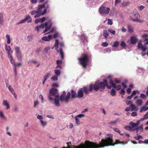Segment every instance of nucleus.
Returning <instances> with one entry per match:
<instances>
[{"mask_svg":"<svg viewBox=\"0 0 148 148\" xmlns=\"http://www.w3.org/2000/svg\"><path fill=\"white\" fill-rule=\"evenodd\" d=\"M79 64L82 66L83 68H86L87 65V63L89 60L88 54L86 53H83L81 55V58L78 59Z\"/></svg>","mask_w":148,"mask_h":148,"instance_id":"1","label":"nucleus"},{"mask_svg":"<svg viewBox=\"0 0 148 148\" xmlns=\"http://www.w3.org/2000/svg\"><path fill=\"white\" fill-rule=\"evenodd\" d=\"M59 97V94L58 93V90L57 89L52 88L50 89L48 95L49 100H53L54 97L58 98Z\"/></svg>","mask_w":148,"mask_h":148,"instance_id":"2","label":"nucleus"},{"mask_svg":"<svg viewBox=\"0 0 148 148\" xmlns=\"http://www.w3.org/2000/svg\"><path fill=\"white\" fill-rule=\"evenodd\" d=\"M105 88V82H97L94 84V90L96 91L99 90L100 91H103Z\"/></svg>","mask_w":148,"mask_h":148,"instance_id":"3","label":"nucleus"},{"mask_svg":"<svg viewBox=\"0 0 148 148\" xmlns=\"http://www.w3.org/2000/svg\"><path fill=\"white\" fill-rule=\"evenodd\" d=\"M66 95V92L64 91H63L62 94L61 95L60 97V99L61 101H64L66 103H68L69 101V99L71 97V92H68L67 95L65 97Z\"/></svg>","mask_w":148,"mask_h":148,"instance_id":"4","label":"nucleus"},{"mask_svg":"<svg viewBox=\"0 0 148 148\" xmlns=\"http://www.w3.org/2000/svg\"><path fill=\"white\" fill-rule=\"evenodd\" d=\"M134 16V18L132 19L133 21L136 22L138 23H143L144 22V21H141L140 20V16L139 13L137 12L136 9L133 10Z\"/></svg>","mask_w":148,"mask_h":148,"instance_id":"5","label":"nucleus"},{"mask_svg":"<svg viewBox=\"0 0 148 148\" xmlns=\"http://www.w3.org/2000/svg\"><path fill=\"white\" fill-rule=\"evenodd\" d=\"M110 11V9L108 7L101 5L99 9V12L100 14H108Z\"/></svg>","mask_w":148,"mask_h":148,"instance_id":"6","label":"nucleus"},{"mask_svg":"<svg viewBox=\"0 0 148 148\" xmlns=\"http://www.w3.org/2000/svg\"><path fill=\"white\" fill-rule=\"evenodd\" d=\"M108 79H109L110 81L109 83L112 86L113 88H116V90H120L121 88V85H119L116 86V85L115 84H114L113 83V81L112 79V77L110 76H108L107 77Z\"/></svg>","mask_w":148,"mask_h":148,"instance_id":"7","label":"nucleus"},{"mask_svg":"<svg viewBox=\"0 0 148 148\" xmlns=\"http://www.w3.org/2000/svg\"><path fill=\"white\" fill-rule=\"evenodd\" d=\"M53 23L51 20H49L48 22L45 23V28L43 31V33H45L48 31L51 27Z\"/></svg>","mask_w":148,"mask_h":148,"instance_id":"8","label":"nucleus"},{"mask_svg":"<svg viewBox=\"0 0 148 148\" xmlns=\"http://www.w3.org/2000/svg\"><path fill=\"white\" fill-rule=\"evenodd\" d=\"M143 125H142L141 126H140L138 127H136V128H135L133 129V131L136 130L137 135H138L139 134H140V133L143 131Z\"/></svg>","mask_w":148,"mask_h":148,"instance_id":"9","label":"nucleus"},{"mask_svg":"<svg viewBox=\"0 0 148 148\" xmlns=\"http://www.w3.org/2000/svg\"><path fill=\"white\" fill-rule=\"evenodd\" d=\"M84 96L83 91L81 88H80L78 90L77 92V97L78 98H81L83 97Z\"/></svg>","mask_w":148,"mask_h":148,"instance_id":"10","label":"nucleus"},{"mask_svg":"<svg viewBox=\"0 0 148 148\" xmlns=\"http://www.w3.org/2000/svg\"><path fill=\"white\" fill-rule=\"evenodd\" d=\"M5 49L8 55H10V53L12 52V49L10 46L7 45V44L5 45Z\"/></svg>","mask_w":148,"mask_h":148,"instance_id":"11","label":"nucleus"},{"mask_svg":"<svg viewBox=\"0 0 148 148\" xmlns=\"http://www.w3.org/2000/svg\"><path fill=\"white\" fill-rule=\"evenodd\" d=\"M52 38V35H49L48 37H47L46 36H45L43 37L42 39L43 40L45 41H49Z\"/></svg>","mask_w":148,"mask_h":148,"instance_id":"12","label":"nucleus"},{"mask_svg":"<svg viewBox=\"0 0 148 148\" xmlns=\"http://www.w3.org/2000/svg\"><path fill=\"white\" fill-rule=\"evenodd\" d=\"M16 55L18 60L19 62H21L22 61L23 56L21 52L16 53Z\"/></svg>","mask_w":148,"mask_h":148,"instance_id":"13","label":"nucleus"},{"mask_svg":"<svg viewBox=\"0 0 148 148\" xmlns=\"http://www.w3.org/2000/svg\"><path fill=\"white\" fill-rule=\"evenodd\" d=\"M45 7V4L39 5H38V8L37 10L38 13H40L42 11V9Z\"/></svg>","mask_w":148,"mask_h":148,"instance_id":"14","label":"nucleus"},{"mask_svg":"<svg viewBox=\"0 0 148 148\" xmlns=\"http://www.w3.org/2000/svg\"><path fill=\"white\" fill-rule=\"evenodd\" d=\"M130 40L131 43L133 44H135L138 41L137 38L135 36L131 37Z\"/></svg>","mask_w":148,"mask_h":148,"instance_id":"15","label":"nucleus"},{"mask_svg":"<svg viewBox=\"0 0 148 148\" xmlns=\"http://www.w3.org/2000/svg\"><path fill=\"white\" fill-rule=\"evenodd\" d=\"M54 101V103L55 105L58 107L60 106V104L59 102V98L55 97L53 98V100Z\"/></svg>","mask_w":148,"mask_h":148,"instance_id":"16","label":"nucleus"},{"mask_svg":"<svg viewBox=\"0 0 148 148\" xmlns=\"http://www.w3.org/2000/svg\"><path fill=\"white\" fill-rule=\"evenodd\" d=\"M45 27V24L42 23L40 25L37 26L35 28L36 30L38 32H39L40 29H43Z\"/></svg>","mask_w":148,"mask_h":148,"instance_id":"17","label":"nucleus"},{"mask_svg":"<svg viewBox=\"0 0 148 148\" xmlns=\"http://www.w3.org/2000/svg\"><path fill=\"white\" fill-rule=\"evenodd\" d=\"M25 19L26 21L27 20L28 23H31L32 21V19L31 17L28 14H27L26 15Z\"/></svg>","mask_w":148,"mask_h":148,"instance_id":"18","label":"nucleus"},{"mask_svg":"<svg viewBox=\"0 0 148 148\" xmlns=\"http://www.w3.org/2000/svg\"><path fill=\"white\" fill-rule=\"evenodd\" d=\"M71 99H73L77 97L76 92L74 91L73 90H71Z\"/></svg>","mask_w":148,"mask_h":148,"instance_id":"19","label":"nucleus"},{"mask_svg":"<svg viewBox=\"0 0 148 148\" xmlns=\"http://www.w3.org/2000/svg\"><path fill=\"white\" fill-rule=\"evenodd\" d=\"M119 119H117L115 121L109 123V125L111 126L115 125L118 121H119Z\"/></svg>","mask_w":148,"mask_h":148,"instance_id":"20","label":"nucleus"},{"mask_svg":"<svg viewBox=\"0 0 148 148\" xmlns=\"http://www.w3.org/2000/svg\"><path fill=\"white\" fill-rule=\"evenodd\" d=\"M8 58L10 60L11 63L12 64H14V66H15L16 65L14 63V60L12 55L11 54H10V55H8Z\"/></svg>","mask_w":148,"mask_h":148,"instance_id":"21","label":"nucleus"},{"mask_svg":"<svg viewBox=\"0 0 148 148\" xmlns=\"http://www.w3.org/2000/svg\"><path fill=\"white\" fill-rule=\"evenodd\" d=\"M81 88L86 94L87 95L89 93V91L87 87L84 86Z\"/></svg>","mask_w":148,"mask_h":148,"instance_id":"22","label":"nucleus"},{"mask_svg":"<svg viewBox=\"0 0 148 148\" xmlns=\"http://www.w3.org/2000/svg\"><path fill=\"white\" fill-rule=\"evenodd\" d=\"M129 125H130L131 127L133 130V129H134V128L136 127V124H135V123L132 122H131L130 123Z\"/></svg>","mask_w":148,"mask_h":148,"instance_id":"23","label":"nucleus"},{"mask_svg":"<svg viewBox=\"0 0 148 148\" xmlns=\"http://www.w3.org/2000/svg\"><path fill=\"white\" fill-rule=\"evenodd\" d=\"M103 81L104 82H105V87L106 86L107 88H108V89H110L111 88V86L109 85L108 84V81L107 80L105 79H103Z\"/></svg>","mask_w":148,"mask_h":148,"instance_id":"24","label":"nucleus"},{"mask_svg":"<svg viewBox=\"0 0 148 148\" xmlns=\"http://www.w3.org/2000/svg\"><path fill=\"white\" fill-rule=\"evenodd\" d=\"M131 109V111H133L134 110H137L138 108L134 104H131L130 106Z\"/></svg>","mask_w":148,"mask_h":148,"instance_id":"25","label":"nucleus"},{"mask_svg":"<svg viewBox=\"0 0 148 148\" xmlns=\"http://www.w3.org/2000/svg\"><path fill=\"white\" fill-rule=\"evenodd\" d=\"M15 51L16 54L21 52L20 48L17 46L15 47Z\"/></svg>","mask_w":148,"mask_h":148,"instance_id":"26","label":"nucleus"},{"mask_svg":"<svg viewBox=\"0 0 148 148\" xmlns=\"http://www.w3.org/2000/svg\"><path fill=\"white\" fill-rule=\"evenodd\" d=\"M3 105L4 106H6V109H8L10 108L9 104L8 103L7 101L6 100H4L3 101Z\"/></svg>","mask_w":148,"mask_h":148,"instance_id":"27","label":"nucleus"},{"mask_svg":"<svg viewBox=\"0 0 148 148\" xmlns=\"http://www.w3.org/2000/svg\"><path fill=\"white\" fill-rule=\"evenodd\" d=\"M143 101L141 99L137 100L136 101V104L138 106H141L142 105Z\"/></svg>","mask_w":148,"mask_h":148,"instance_id":"28","label":"nucleus"},{"mask_svg":"<svg viewBox=\"0 0 148 148\" xmlns=\"http://www.w3.org/2000/svg\"><path fill=\"white\" fill-rule=\"evenodd\" d=\"M3 15L2 13H0V24H2L3 22Z\"/></svg>","mask_w":148,"mask_h":148,"instance_id":"29","label":"nucleus"},{"mask_svg":"<svg viewBox=\"0 0 148 148\" xmlns=\"http://www.w3.org/2000/svg\"><path fill=\"white\" fill-rule=\"evenodd\" d=\"M54 73L56 75L58 76L60 75L61 72L59 70L55 69L54 70Z\"/></svg>","mask_w":148,"mask_h":148,"instance_id":"30","label":"nucleus"},{"mask_svg":"<svg viewBox=\"0 0 148 148\" xmlns=\"http://www.w3.org/2000/svg\"><path fill=\"white\" fill-rule=\"evenodd\" d=\"M119 42L118 41H115L113 43V45L112 46V47H116L119 45Z\"/></svg>","mask_w":148,"mask_h":148,"instance_id":"31","label":"nucleus"},{"mask_svg":"<svg viewBox=\"0 0 148 148\" xmlns=\"http://www.w3.org/2000/svg\"><path fill=\"white\" fill-rule=\"evenodd\" d=\"M75 119L76 124L77 126L79 125L80 124V121L79 119L77 117H75Z\"/></svg>","mask_w":148,"mask_h":148,"instance_id":"32","label":"nucleus"},{"mask_svg":"<svg viewBox=\"0 0 148 148\" xmlns=\"http://www.w3.org/2000/svg\"><path fill=\"white\" fill-rule=\"evenodd\" d=\"M103 35L105 38H107V36H108V34L107 30H104Z\"/></svg>","mask_w":148,"mask_h":148,"instance_id":"33","label":"nucleus"},{"mask_svg":"<svg viewBox=\"0 0 148 148\" xmlns=\"http://www.w3.org/2000/svg\"><path fill=\"white\" fill-rule=\"evenodd\" d=\"M60 54L61 56V57L62 58V59H63L64 58V53L63 52L62 50V48H60Z\"/></svg>","mask_w":148,"mask_h":148,"instance_id":"34","label":"nucleus"},{"mask_svg":"<svg viewBox=\"0 0 148 148\" xmlns=\"http://www.w3.org/2000/svg\"><path fill=\"white\" fill-rule=\"evenodd\" d=\"M8 88L10 92L12 94L15 92L14 89L12 88L11 85H10Z\"/></svg>","mask_w":148,"mask_h":148,"instance_id":"35","label":"nucleus"},{"mask_svg":"<svg viewBox=\"0 0 148 148\" xmlns=\"http://www.w3.org/2000/svg\"><path fill=\"white\" fill-rule=\"evenodd\" d=\"M51 79L54 81H57L58 80V76L55 75L52 77Z\"/></svg>","mask_w":148,"mask_h":148,"instance_id":"36","label":"nucleus"},{"mask_svg":"<svg viewBox=\"0 0 148 148\" xmlns=\"http://www.w3.org/2000/svg\"><path fill=\"white\" fill-rule=\"evenodd\" d=\"M6 37L7 40V43L8 44H10V36L8 35H7L6 36Z\"/></svg>","mask_w":148,"mask_h":148,"instance_id":"37","label":"nucleus"},{"mask_svg":"<svg viewBox=\"0 0 148 148\" xmlns=\"http://www.w3.org/2000/svg\"><path fill=\"white\" fill-rule=\"evenodd\" d=\"M89 90L90 92H92V91L93 89H94V85L90 84L89 86Z\"/></svg>","mask_w":148,"mask_h":148,"instance_id":"38","label":"nucleus"},{"mask_svg":"<svg viewBox=\"0 0 148 148\" xmlns=\"http://www.w3.org/2000/svg\"><path fill=\"white\" fill-rule=\"evenodd\" d=\"M124 128L125 129L129 131L133 130L130 126L126 125L124 127Z\"/></svg>","mask_w":148,"mask_h":148,"instance_id":"39","label":"nucleus"},{"mask_svg":"<svg viewBox=\"0 0 148 148\" xmlns=\"http://www.w3.org/2000/svg\"><path fill=\"white\" fill-rule=\"evenodd\" d=\"M116 90L114 89H112L110 91L111 94L112 96H114L116 94Z\"/></svg>","mask_w":148,"mask_h":148,"instance_id":"40","label":"nucleus"},{"mask_svg":"<svg viewBox=\"0 0 148 148\" xmlns=\"http://www.w3.org/2000/svg\"><path fill=\"white\" fill-rule=\"evenodd\" d=\"M128 31L129 32L131 33L133 31V29L132 26L131 25H129L128 26Z\"/></svg>","mask_w":148,"mask_h":148,"instance_id":"41","label":"nucleus"},{"mask_svg":"<svg viewBox=\"0 0 148 148\" xmlns=\"http://www.w3.org/2000/svg\"><path fill=\"white\" fill-rule=\"evenodd\" d=\"M41 124L42 126H45L47 125V122H44L42 120L40 121Z\"/></svg>","mask_w":148,"mask_h":148,"instance_id":"42","label":"nucleus"},{"mask_svg":"<svg viewBox=\"0 0 148 148\" xmlns=\"http://www.w3.org/2000/svg\"><path fill=\"white\" fill-rule=\"evenodd\" d=\"M134 138L136 140H139L140 138H141L142 139H143V137H142V136L141 135H138L137 136H135L134 137Z\"/></svg>","mask_w":148,"mask_h":148,"instance_id":"43","label":"nucleus"},{"mask_svg":"<svg viewBox=\"0 0 148 148\" xmlns=\"http://www.w3.org/2000/svg\"><path fill=\"white\" fill-rule=\"evenodd\" d=\"M141 49V50L143 51H145L147 49V47H146V45L144 44L140 48Z\"/></svg>","mask_w":148,"mask_h":148,"instance_id":"44","label":"nucleus"},{"mask_svg":"<svg viewBox=\"0 0 148 148\" xmlns=\"http://www.w3.org/2000/svg\"><path fill=\"white\" fill-rule=\"evenodd\" d=\"M121 47L124 48L126 47V44L123 41H122L121 42Z\"/></svg>","mask_w":148,"mask_h":148,"instance_id":"45","label":"nucleus"},{"mask_svg":"<svg viewBox=\"0 0 148 148\" xmlns=\"http://www.w3.org/2000/svg\"><path fill=\"white\" fill-rule=\"evenodd\" d=\"M26 22V19H25V18L24 19L22 20L21 21H19L17 23V24H21V23H25V22Z\"/></svg>","mask_w":148,"mask_h":148,"instance_id":"46","label":"nucleus"},{"mask_svg":"<svg viewBox=\"0 0 148 148\" xmlns=\"http://www.w3.org/2000/svg\"><path fill=\"white\" fill-rule=\"evenodd\" d=\"M112 20L110 19H108V25H112Z\"/></svg>","mask_w":148,"mask_h":148,"instance_id":"47","label":"nucleus"},{"mask_svg":"<svg viewBox=\"0 0 148 148\" xmlns=\"http://www.w3.org/2000/svg\"><path fill=\"white\" fill-rule=\"evenodd\" d=\"M146 108V106H144L143 107H142L140 109V112H142L143 111H145L146 110H145Z\"/></svg>","mask_w":148,"mask_h":148,"instance_id":"48","label":"nucleus"},{"mask_svg":"<svg viewBox=\"0 0 148 148\" xmlns=\"http://www.w3.org/2000/svg\"><path fill=\"white\" fill-rule=\"evenodd\" d=\"M113 83L114 84H118L121 83V81L120 80H118L117 79H115L114 81H113Z\"/></svg>","mask_w":148,"mask_h":148,"instance_id":"49","label":"nucleus"},{"mask_svg":"<svg viewBox=\"0 0 148 148\" xmlns=\"http://www.w3.org/2000/svg\"><path fill=\"white\" fill-rule=\"evenodd\" d=\"M113 130H114V131L116 132L119 133V134H120L121 132V131L118 128H115V127L114 128H113Z\"/></svg>","mask_w":148,"mask_h":148,"instance_id":"50","label":"nucleus"},{"mask_svg":"<svg viewBox=\"0 0 148 148\" xmlns=\"http://www.w3.org/2000/svg\"><path fill=\"white\" fill-rule=\"evenodd\" d=\"M143 45H142V44L141 42H139L138 44V49H140L142 47V46H143Z\"/></svg>","mask_w":148,"mask_h":148,"instance_id":"51","label":"nucleus"},{"mask_svg":"<svg viewBox=\"0 0 148 148\" xmlns=\"http://www.w3.org/2000/svg\"><path fill=\"white\" fill-rule=\"evenodd\" d=\"M31 13L32 15H34L38 14V13L37 11L33 10L31 12Z\"/></svg>","mask_w":148,"mask_h":148,"instance_id":"52","label":"nucleus"},{"mask_svg":"<svg viewBox=\"0 0 148 148\" xmlns=\"http://www.w3.org/2000/svg\"><path fill=\"white\" fill-rule=\"evenodd\" d=\"M108 45V44L106 42H103L102 44V46L103 47H106Z\"/></svg>","mask_w":148,"mask_h":148,"instance_id":"53","label":"nucleus"},{"mask_svg":"<svg viewBox=\"0 0 148 148\" xmlns=\"http://www.w3.org/2000/svg\"><path fill=\"white\" fill-rule=\"evenodd\" d=\"M108 31L110 33L112 34L113 35H115V30L113 29H109Z\"/></svg>","mask_w":148,"mask_h":148,"instance_id":"54","label":"nucleus"},{"mask_svg":"<svg viewBox=\"0 0 148 148\" xmlns=\"http://www.w3.org/2000/svg\"><path fill=\"white\" fill-rule=\"evenodd\" d=\"M49 75H50L49 73H48L47 74V75H45V76L44 77V81H46L47 80V79L49 77Z\"/></svg>","mask_w":148,"mask_h":148,"instance_id":"55","label":"nucleus"},{"mask_svg":"<svg viewBox=\"0 0 148 148\" xmlns=\"http://www.w3.org/2000/svg\"><path fill=\"white\" fill-rule=\"evenodd\" d=\"M39 102L38 101H34V107H36L38 104Z\"/></svg>","mask_w":148,"mask_h":148,"instance_id":"56","label":"nucleus"},{"mask_svg":"<svg viewBox=\"0 0 148 148\" xmlns=\"http://www.w3.org/2000/svg\"><path fill=\"white\" fill-rule=\"evenodd\" d=\"M49 49L50 47H46L44 49V51L45 53H47L48 50Z\"/></svg>","mask_w":148,"mask_h":148,"instance_id":"57","label":"nucleus"},{"mask_svg":"<svg viewBox=\"0 0 148 148\" xmlns=\"http://www.w3.org/2000/svg\"><path fill=\"white\" fill-rule=\"evenodd\" d=\"M120 93L122 95H125V91L124 89H121L120 92Z\"/></svg>","mask_w":148,"mask_h":148,"instance_id":"58","label":"nucleus"},{"mask_svg":"<svg viewBox=\"0 0 148 148\" xmlns=\"http://www.w3.org/2000/svg\"><path fill=\"white\" fill-rule=\"evenodd\" d=\"M37 118L40 121L42 120L43 119V117L41 115L38 114L37 116Z\"/></svg>","mask_w":148,"mask_h":148,"instance_id":"59","label":"nucleus"},{"mask_svg":"<svg viewBox=\"0 0 148 148\" xmlns=\"http://www.w3.org/2000/svg\"><path fill=\"white\" fill-rule=\"evenodd\" d=\"M137 92L138 93V90H134L132 91V93L131 94V95L133 96V95H135L136 94V92Z\"/></svg>","mask_w":148,"mask_h":148,"instance_id":"60","label":"nucleus"},{"mask_svg":"<svg viewBox=\"0 0 148 148\" xmlns=\"http://www.w3.org/2000/svg\"><path fill=\"white\" fill-rule=\"evenodd\" d=\"M52 87H54H54H58L59 86V85L57 83H54V84H53L52 85Z\"/></svg>","mask_w":148,"mask_h":148,"instance_id":"61","label":"nucleus"},{"mask_svg":"<svg viewBox=\"0 0 148 148\" xmlns=\"http://www.w3.org/2000/svg\"><path fill=\"white\" fill-rule=\"evenodd\" d=\"M148 36V34H145L142 36V38L143 39H146Z\"/></svg>","mask_w":148,"mask_h":148,"instance_id":"62","label":"nucleus"},{"mask_svg":"<svg viewBox=\"0 0 148 148\" xmlns=\"http://www.w3.org/2000/svg\"><path fill=\"white\" fill-rule=\"evenodd\" d=\"M58 32H56L53 35V38H56L58 36Z\"/></svg>","mask_w":148,"mask_h":148,"instance_id":"63","label":"nucleus"},{"mask_svg":"<svg viewBox=\"0 0 148 148\" xmlns=\"http://www.w3.org/2000/svg\"><path fill=\"white\" fill-rule=\"evenodd\" d=\"M40 21L41 20H40V18L36 19L35 21V23L36 24H37L39 22H40Z\"/></svg>","mask_w":148,"mask_h":148,"instance_id":"64","label":"nucleus"}]
</instances>
